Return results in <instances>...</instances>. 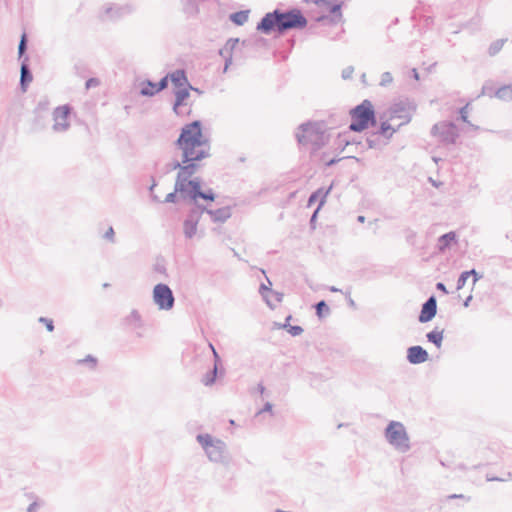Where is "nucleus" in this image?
Listing matches in <instances>:
<instances>
[{"label": "nucleus", "instance_id": "7ed1b4c3", "mask_svg": "<svg viewBox=\"0 0 512 512\" xmlns=\"http://www.w3.org/2000/svg\"><path fill=\"white\" fill-rule=\"evenodd\" d=\"M416 106L407 97H399L393 101L386 117V139L390 138L401 126L411 121Z\"/></svg>", "mask_w": 512, "mask_h": 512}, {"label": "nucleus", "instance_id": "ddd939ff", "mask_svg": "<svg viewBox=\"0 0 512 512\" xmlns=\"http://www.w3.org/2000/svg\"><path fill=\"white\" fill-rule=\"evenodd\" d=\"M437 314V299L435 295H431L422 304L418 321L420 323L430 322Z\"/></svg>", "mask_w": 512, "mask_h": 512}, {"label": "nucleus", "instance_id": "9d476101", "mask_svg": "<svg viewBox=\"0 0 512 512\" xmlns=\"http://www.w3.org/2000/svg\"><path fill=\"white\" fill-rule=\"evenodd\" d=\"M189 186L190 190L182 197V200H189L191 203H196L198 199L210 202L216 199V194L211 188L205 191L202 190V180L200 182H191Z\"/></svg>", "mask_w": 512, "mask_h": 512}, {"label": "nucleus", "instance_id": "7c9ffc66", "mask_svg": "<svg viewBox=\"0 0 512 512\" xmlns=\"http://www.w3.org/2000/svg\"><path fill=\"white\" fill-rule=\"evenodd\" d=\"M196 439L198 443L201 445V447L204 449V451H206V448L211 447L216 440L213 439L210 434H198Z\"/></svg>", "mask_w": 512, "mask_h": 512}, {"label": "nucleus", "instance_id": "39448f33", "mask_svg": "<svg viewBox=\"0 0 512 512\" xmlns=\"http://www.w3.org/2000/svg\"><path fill=\"white\" fill-rule=\"evenodd\" d=\"M295 136L300 145L311 144L313 150H318L326 142L325 125L323 122L302 123Z\"/></svg>", "mask_w": 512, "mask_h": 512}, {"label": "nucleus", "instance_id": "f3484780", "mask_svg": "<svg viewBox=\"0 0 512 512\" xmlns=\"http://www.w3.org/2000/svg\"><path fill=\"white\" fill-rule=\"evenodd\" d=\"M28 61H29L28 57L25 56L21 62V67H20L19 85H20V89L22 92L27 91L29 84L33 80V75H32L31 69L29 67Z\"/></svg>", "mask_w": 512, "mask_h": 512}, {"label": "nucleus", "instance_id": "bb28decb", "mask_svg": "<svg viewBox=\"0 0 512 512\" xmlns=\"http://www.w3.org/2000/svg\"><path fill=\"white\" fill-rule=\"evenodd\" d=\"M426 338L430 343L440 348L443 342V330L434 329L426 334Z\"/></svg>", "mask_w": 512, "mask_h": 512}, {"label": "nucleus", "instance_id": "aec40b11", "mask_svg": "<svg viewBox=\"0 0 512 512\" xmlns=\"http://www.w3.org/2000/svg\"><path fill=\"white\" fill-rule=\"evenodd\" d=\"M332 188L333 185H330L327 189L321 187L314 191L313 193H311V195L308 198V206H311L314 202H316L319 199V204L317 208L318 210H320L324 206L326 202V197L329 195Z\"/></svg>", "mask_w": 512, "mask_h": 512}, {"label": "nucleus", "instance_id": "72a5a7b5", "mask_svg": "<svg viewBox=\"0 0 512 512\" xmlns=\"http://www.w3.org/2000/svg\"><path fill=\"white\" fill-rule=\"evenodd\" d=\"M505 43L504 39H498L494 42H492L488 48V53L490 56H495L497 53L501 51L503 48V45Z\"/></svg>", "mask_w": 512, "mask_h": 512}, {"label": "nucleus", "instance_id": "e2e57ef3", "mask_svg": "<svg viewBox=\"0 0 512 512\" xmlns=\"http://www.w3.org/2000/svg\"><path fill=\"white\" fill-rule=\"evenodd\" d=\"M318 212H319V210H318V208H316L315 211L313 212V214L311 215L310 224H311L312 227H313V225H314V223H315V221L317 219Z\"/></svg>", "mask_w": 512, "mask_h": 512}, {"label": "nucleus", "instance_id": "774afa93", "mask_svg": "<svg viewBox=\"0 0 512 512\" xmlns=\"http://www.w3.org/2000/svg\"><path fill=\"white\" fill-rule=\"evenodd\" d=\"M257 390L260 394H263L265 392V387L262 383H259L257 386Z\"/></svg>", "mask_w": 512, "mask_h": 512}, {"label": "nucleus", "instance_id": "bf43d9fd", "mask_svg": "<svg viewBox=\"0 0 512 512\" xmlns=\"http://www.w3.org/2000/svg\"><path fill=\"white\" fill-rule=\"evenodd\" d=\"M436 289L439 290V291H442L444 294H448V290H447L445 284L442 283V282H438L436 284Z\"/></svg>", "mask_w": 512, "mask_h": 512}, {"label": "nucleus", "instance_id": "2f4dec72", "mask_svg": "<svg viewBox=\"0 0 512 512\" xmlns=\"http://www.w3.org/2000/svg\"><path fill=\"white\" fill-rule=\"evenodd\" d=\"M218 368L213 367V369L209 370L203 377L202 382L205 386H211L215 383L217 375H218Z\"/></svg>", "mask_w": 512, "mask_h": 512}, {"label": "nucleus", "instance_id": "423d86ee", "mask_svg": "<svg viewBox=\"0 0 512 512\" xmlns=\"http://www.w3.org/2000/svg\"><path fill=\"white\" fill-rule=\"evenodd\" d=\"M386 441L399 453L410 450V438L403 423L390 421L386 426Z\"/></svg>", "mask_w": 512, "mask_h": 512}, {"label": "nucleus", "instance_id": "4be33fe9", "mask_svg": "<svg viewBox=\"0 0 512 512\" xmlns=\"http://www.w3.org/2000/svg\"><path fill=\"white\" fill-rule=\"evenodd\" d=\"M169 79H170V75L169 74H167L164 77H162L157 82V87H156L155 90H149V89H146V88H141L140 89V95L141 96H146V97H153L154 95H156L157 93L165 90L168 87Z\"/></svg>", "mask_w": 512, "mask_h": 512}, {"label": "nucleus", "instance_id": "dca6fc26", "mask_svg": "<svg viewBox=\"0 0 512 512\" xmlns=\"http://www.w3.org/2000/svg\"><path fill=\"white\" fill-rule=\"evenodd\" d=\"M190 87H182L181 89H174L175 101L173 103V112L180 116L183 115L181 107L187 105V100L190 97Z\"/></svg>", "mask_w": 512, "mask_h": 512}, {"label": "nucleus", "instance_id": "4c0bfd02", "mask_svg": "<svg viewBox=\"0 0 512 512\" xmlns=\"http://www.w3.org/2000/svg\"><path fill=\"white\" fill-rule=\"evenodd\" d=\"M281 327L287 330V332L294 337L303 333V328L299 325H282Z\"/></svg>", "mask_w": 512, "mask_h": 512}, {"label": "nucleus", "instance_id": "09e8293b", "mask_svg": "<svg viewBox=\"0 0 512 512\" xmlns=\"http://www.w3.org/2000/svg\"><path fill=\"white\" fill-rule=\"evenodd\" d=\"M103 238L110 241V242H115V232H114V229L112 226H110L108 228V230L105 232V234L103 235Z\"/></svg>", "mask_w": 512, "mask_h": 512}, {"label": "nucleus", "instance_id": "2eb2a0df", "mask_svg": "<svg viewBox=\"0 0 512 512\" xmlns=\"http://www.w3.org/2000/svg\"><path fill=\"white\" fill-rule=\"evenodd\" d=\"M406 358L410 364L417 365L426 362L429 359V354L422 346L415 345L407 349Z\"/></svg>", "mask_w": 512, "mask_h": 512}, {"label": "nucleus", "instance_id": "e433bc0d", "mask_svg": "<svg viewBox=\"0 0 512 512\" xmlns=\"http://www.w3.org/2000/svg\"><path fill=\"white\" fill-rule=\"evenodd\" d=\"M178 199H182V198L180 197V191L176 190V183H175L174 191L168 193L162 202L163 203H176Z\"/></svg>", "mask_w": 512, "mask_h": 512}, {"label": "nucleus", "instance_id": "6e6552de", "mask_svg": "<svg viewBox=\"0 0 512 512\" xmlns=\"http://www.w3.org/2000/svg\"><path fill=\"white\" fill-rule=\"evenodd\" d=\"M431 135L438 137L442 144L451 145L455 144L459 133L453 122L442 121L433 125Z\"/></svg>", "mask_w": 512, "mask_h": 512}, {"label": "nucleus", "instance_id": "1a4fd4ad", "mask_svg": "<svg viewBox=\"0 0 512 512\" xmlns=\"http://www.w3.org/2000/svg\"><path fill=\"white\" fill-rule=\"evenodd\" d=\"M153 301L160 310H171L175 304L172 289L164 283H158L153 288Z\"/></svg>", "mask_w": 512, "mask_h": 512}, {"label": "nucleus", "instance_id": "864d4df0", "mask_svg": "<svg viewBox=\"0 0 512 512\" xmlns=\"http://www.w3.org/2000/svg\"><path fill=\"white\" fill-rule=\"evenodd\" d=\"M99 83H100V82H99V80H98L97 78L92 77V78H89V79L86 81V83H85V87H86V89H90V88H92V87H96V86H98V85H99Z\"/></svg>", "mask_w": 512, "mask_h": 512}, {"label": "nucleus", "instance_id": "052dcab7", "mask_svg": "<svg viewBox=\"0 0 512 512\" xmlns=\"http://www.w3.org/2000/svg\"><path fill=\"white\" fill-rule=\"evenodd\" d=\"M271 295H273V297H274L276 302L280 303L282 301V299H283V294L282 293H279V292H276V291L272 290Z\"/></svg>", "mask_w": 512, "mask_h": 512}, {"label": "nucleus", "instance_id": "3c124183", "mask_svg": "<svg viewBox=\"0 0 512 512\" xmlns=\"http://www.w3.org/2000/svg\"><path fill=\"white\" fill-rule=\"evenodd\" d=\"M157 87V83L149 80V79H146L144 80L142 83H141V88H146V89H149V90H155Z\"/></svg>", "mask_w": 512, "mask_h": 512}, {"label": "nucleus", "instance_id": "4468645a", "mask_svg": "<svg viewBox=\"0 0 512 512\" xmlns=\"http://www.w3.org/2000/svg\"><path fill=\"white\" fill-rule=\"evenodd\" d=\"M225 450L226 444L222 440L216 439L211 447L206 448L205 453L210 461L223 463L225 461Z\"/></svg>", "mask_w": 512, "mask_h": 512}, {"label": "nucleus", "instance_id": "603ef678", "mask_svg": "<svg viewBox=\"0 0 512 512\" xmlns=\"http://www.w3.org/2000/svg\"><path fill=\"white\" fill-rule=\"evenodd\" d=\"M494 93H495V91L493 90V88L491 86H489L488 84L483 85L482 90H481V95H488L490 97H493Z\"/></svg>", "mask_w": 512, "mask_h": 512}, {"label": "nucleus", "instance_id": "f704fd0d", "mask_svg": "<svg viewBox=\"0 0 512 512\" xmlns=\"http://www.w3.org/2000/svg\"><path fill=\"white\" fill-rule=\"evenodd\" d=\"M259 292L262 295L263 299L265 300L266 304L269 307L273 308V304L268 297V294L272 293V289H270L269 287H267L265 284L262 283L259 287Z\"/></svg>", "mask_w": 512, "mask_h": 512}, {"label": "nucleus", "instance_id": "412c9836", "mask_svg": "<svg viewBox=\"0 0 512 512\" xmlns=\"http://www.w3.org/2000/svg\"><path fill=\"white\" fill-rule=\"evenodd\" d=\"M208 215L214 223H224L231 217L232 213L231 208L229 206H225L215 210H209Z\"/></svg>", "mask_w": 512, "mask_h": 512}, {"label": "nucleus", "instance_id": "c03bdc74", "mask_svg": "<svg viewBox=\"0 0 512 512\" xmlns=\"http://www.w3.org/2000/svg\"><path fill=\"white\" fill-rule=\"evenodd\" d=\"M44 505L43 501H40L39 499L34 500L27 508L26 512H36L37 509H39L41 506Z\"/></svg>", "mask_w": 512, "mask_h": 512}, {"label": "nucleus", "instance_id": "ea45409f", "mask_svg": "<svg viewBox=\"0 0 512 512\" xmlns=\"http://www.w3.org/2000/svg\"><path fill=\"white\" fill-rule=\"evenodd\" d=\"M470 276H471V272H467V271H464L460 274V276L458 277V280H457V290H460L465 286L466 281Z\"/></svg>", "mask_w": 512, "mask_h": 512}, {"label": "nucleus", "instance_id": "f8f14e48", "mask_svg": "<svg viewBox=\"0 0 512 512\" xmlns=\"http://www.w3.org/2000/svg\"><path fill=\"white\" fill-rule=\"evenodd\" d=\"M343 2H332L331 0H324V3L318 5L319 7H323L330 12V15H320L316 18L317 22H329L332 24H336L340 22L342 18L341 8Z\"/></svg>", "mask_w": 512, "mask_h": 512}, {"label": "nucleus", "instance_id": "a211bd4d", "mask_svg": "<svg viewBox=\"0 0 512 512\" xmlns=\"http://www.w3.org/2000/svg\"><path fill=\"white\" fill-rule=\"evenodd\" d=\"M170 80L172 84L174 85L175 89H181L182 87H190L191 89H194V87L190 84L188 81L187 75L185 70L183 69H177L173 71L172 73H169Z\"/></svg>", "mask_w": 512, "mask_h": 512}, {"label": "nucleus", "instance_id": "20e7f679", "mask_svg": "<svg viewBox=\"0 0 512 512\" xmlns=\"http://www.w3.org/2000/svg\"><path fill=\"white\" fill-rule=\"evenodd\" d=\"M202 122L194 120L181 128L180 134L175 141V145L184 152L185 160L194 150V148L205 147L209 139L203 135Z\"/></svg>", "mask_w": 512, "mask_h": 512}, {"label": "nucleus", "instance_id": "0e129e2a", "mask_svg": "<svg viewBox=\"0 0 512 512\" xmlns=\"http://www.w3.org/2000/svg\"><path fill=\"white\" fill-rule=\"evenodd\" d=\"M339 161H340V159H339V158H332V159H330V160H328V161L326 162V166H327V167H331V166H333L334 164L338 163Z\"/></svg>", "mask_w": 512, "mask_h": 512}, {"label": "nucleus", "instance_id": "37998d69", "mask_svg": "<svg viewBox=\"0 0 512 512\" xmlns=\"http://www.w3.org/2000/svg\"><path fill=\"white\" fill-rule=\"evenodd\" d=\"M39 322L43 323L49 332L54 331V322L52 319L47 318V317H40Z\"/></svg>", "mask_w": 512, "mask_h": 512}, {"label": "nucleus", "instance_id": "c9c22d12", "mask_svg": "<svg viewBox=\"0 0 512 512\" xmlns=\"http://www.w3.org/2000/svg\"><path fill=\"white\" fill-rule=\"evenodd\" d=\"M209 348L211 349L212 351V354H213V358H214V365L213 367H216V368H221V375L224 374V369L222 367V360L218 354V352L216 351L215 347L213 346L212 343H209Z\"/></svg>", "mask_w": 512, "mask_h": 512}, {"label": "nucleus", "instance_id": "6ab92c4d", "mask_svg": "<svg viewBox=\"0 0 512 512\" xmlns=\"http://www.w3.org/2000/svg\"><path fill=\"white\" fill-rule=\"evenodd\" d=\"M210 157V145L209 143L205 147L194 148L191 154L188 156V160L184 158V152H182V163H188L190 161L198 163L201 160Z\"/></svg>", "mask_w": 512, "mask_h": 512}, {"label": "nucleus", "instance_id": "f257e3e1", "mask_svg": "<svg viewBox=\"0 0 512 512\" xmlns=\"http://www.w3.org/2000/svg\"><path fill=\"white\" fill-rule=\"evenodd\" d=\"M307 24V18L300 9L281 10L276 8L261 18L257 23L256 30L265 35L275 33L281 36L290 30L304 29Z\"/></svg>", "mask_w": 512, "mask_h": 512}, {"label": "nucleus", "instance_id": "cd10ccee", "mask_svg": "<svg viewBox=\"0 0 512 512\" xmlns=\"http://www.w3.org/2000/svg\"><path fill=\"white\" fill-rule=\"evenodd\" d=\"M494 97L504 101L512 100V85H504L498 88L494 93Z\"/></svg>", "mask_w": 512, "mask_h": 512}, {"label": "nucleus", "instance_id": "79ce46f5", "mask_svg": "<svg viewBox=\"0 0 512 512\" xmlns=\"http://www.w3.org/2000/svg\"><path fill=\"white\" fill-rule=\"evenodd\" d=\"M468 106H469V104H466L465 106H463L462 108H460V110H459L460 119H461L463 122L467 123L469 126L474 127V125H472V124L468 121V112H467Z\"/></svg>", "mask_w": 512, "mask_h": 512}, {"label": "nucleus", "instance_id": "f03ea898", "mask_svg": "<svg viewBox=\"0 0 512 512\" xmlns=\"http://www.w3.org/2000/svg\"><path fill=\"white\" fill-rule=\"evenodd\" d=\"M351 123L349 130L352 132H362L370 126L377 125V132L367 137L366 142L369 148H375L384 136V119L379 115L378 119L374 107L370 100L365 99L359 105L349 111Z\"/></svg>", "mask_w": 512, "mask_h": 512}, {"label": "nucleus", "instance_id": "473e14b6", "mask_svg": "<svg viewBox=\"0 0 512 512\" xmlns=\"http://www.w3.org/2000/svg\"><path fill=\"white\" fill-rule=\"evenodd\" d=\"M27 44H28L27 34L25 32H23L21 35V38H20L19 45H18L19 59H22L23 57H25V54L27 51Z\"/></svg>", "mask_w": 512, "mask_h": 512}, {"label": "nucleus", "instance_id": "9b49d317", "mask_svg": "<svg viewBox=\"0 0 512 512\" xmlns=\"http://www.w3.org/2000/svg\"><path fill=\"white\" fill-rule=\"evenodd\" d=\"M72 112V107L69 104L58 106L53 112V130L55 132H64L70 127L68 117Z\"/></svg>", "mask_w": 512, "mask_h": 512}, {"label": "nucleus", "instance_id": "8fccbe9b", "mask_svg": "<svg viewBox=\"0 0 512 512\" xmlns=\"http://www.w3.org/2000/svg\"><path fill=\"white\" fill-rule=\"evenodd\" d=\"M194 204V207L192 209H198V212H199V215L202 216L203 213H207L208 214V211L210 210L209 208H207L205 205L203 204H200L198 202V200H196V203H193Z\"/></svg>", "mask_w": 512, "mask_h": 512}, {"label": "nucleus", "instance_id": "c756f323", "mask_svg": "<svg viewBox=\"0 0 512 512\" xmlns=\"http://www.w3.org/2000/svg\"><path fill=\"white\" fill-rule=\"evenodd\" d=\"M316 315L322 319L330 314V308L324 300H321L315 304Z\"/></svg>", "mask_w": 512, "mask_h": 512}, {"label": "nucleus", "instance_id": "393cba45", "mask_svg": "<svg viewBox=\"0 0 512 512\" xmlns=\"http://www.w3.org/2000/svg\"><path fill=\"white\" fill-rule=\"evenodd\" d=\"M248 17H249V11L241 10V11L231 13L229 16V19L235 25L241 26L248 21Z\"/></svg>", "mask_w": 512, "mask_h": 512}, {"label": "nucleus", "instance_id": "b1692460", "mask_svg": "<svg viewBox=\"0 0 512 512\" xmlns=\"http://www.w3.org/2000/svg\"><path fill=\"white\" fill-rule=\"evenodd\" d=\"M183 12L188 16H195L199 12L197 0H182Z\"/></svg>", "mask_w": 512, "mask_h": 512}, {"label": "nucleus", "instance_id": "680f3d73", "mask_svg": "<svg viewBox=\"0 0 512 512\" xmlns=\"http://www.w3.org/2000/svg\"><path fill=\"white\" fill-rule=\"evenodd\" d=\"M468 272H471V275L473 276V284L481 278V275H479L475 269L469 270Z\"/></svg>", "mask_w": 512, "mask_h": 512}, {"label": "nucleus", "instance_id": "49530a36", "mask_svg": "<svg viewBox=\"0 0 512 512\" xmlns=\"http://www.w3.org/2000/svg\"><path fill=\"white\" fill-rule=\"evenodd\" d=\"M181 167V161L174 160L168 164H166V172H170L172 170H180Z\"/></svg>", "mask_w": 512, "mask_h": 512}, {"label": "nucleus", "instance_id": "6e6d98bb", "mask_svg": "<svg viewBox=\"0 0 512 512\" xmlns=\"http://www.w3.org/2000/svg\"><path fill=\"white\" fill-rule=\"evenodd\" d=\"M345 296H346V298H347L348 305H349L352 309H356V303H355V301L351 298V296H350V291H346V292H345Z\"/></svg>", "mask_w": 512, "mask_h": 512}, {"label": "nucleus", "instance_id": "13d9d810", "mask_svg": "<svg viewBox=\"0 0 512 512\" xmlns=\"http://www.w3.org/2000/svg\"><path fill=\"white\" fill-rule=\"evenodd\" d=\"M273 405L270 402H266L263 406V408L258 412V414L264 413V412H270L272 413Z\"/></svg>", "mask_w": 512, "mask_h": 512}, {"label": "nucleus", "instance_id": "a19ab883", "mask_svg": "<svg viewBox=\"0 0 512 512\" xmlns=\"http://www.w3.org/2000/svg\"><path fill=\"white\" fill-rule=\"evenodd\" d=\"M486 480L487 481H499V482H505V481H508V480H512V473L511 472H508L505 474V476H502V477H495V476H491L489 474L486 475Z\"/></svg>", "mask_w": 512, "mask_h": 512}, {"label": "nucleus", "instance_id": "5701e85b", "mask_svg": "<svg viewBox=\"0 0 512 512\" xmlns=\"http://www.w3.org/2000/svg\"><path fill=\"white\" fill-rule=\"evenodd\" d=\"M125 323L133 330L141 329L143 327L141 315L137 310L131 311V313L125 318Z\"/></svg>", "mask_w": 512, "mask_h": 512}, {"label": "nucleus", "instance_id": "a878e982", "mask_svg": "<svg viewBox=\"0 0 512 512\" xmlns=\"http://www.w3.org/2000/svg\"><path fill=\"white\" fill-rule=\"evenodd\" d=\"M452 242H456L455 232H448L441 235L438 239V246L440 250H445L450 247Z\"/></svg>", "mask_w": 512, "mask_h": 512}, {"label": "nucleus", "instance_id": "a18cd8bd", "mask_svg": "<svg viewBox=\"0 0 512 512\" xmlns=\"http://www.w3.org/2000/svg\"><path fill=\"white\" fill-rule=\"evenodd\" d=\"M353 72H354V67L353 66H347L346 68H344L342 70V74H341L342 79H344V80L350 79L352 77V75H353Z\"/></svg>", "mask_w": 512, "mask_h": 512}, {"label": "nucleus", "instance_id": "5fc2aeb1", "mask_svg": "<svg viewBox=\"0 0 512 512\" xmlns=\"http://www.w3.org/2000/svg\"><path fill=\"white\" fill-rule=\"evenodd\" d=\"M154 270L157 272V273H161V274H166V267L163 263L161 262H157L155 265H154Z\"/></svg>", "mask_w": 512, "mask_h": 512}, {"label": "nucleus", "instance_id": "58836bf2", "mask_svg": "<svg viewBox=\"0 0 512 512\" xmlns=\"http://www.w3.org/2000/svg\"><path fill=\"white\" fill-rule=\"evenodd\" d=\"M201 217L202 216L199 215L198 209L191 208L185 219L189 220L190 222H194L198 225Z\"/></svg>", "mask_w": 512, "mask_h": 512}, {"label": "nucleus", "instance_id": "c85d7f7f", "mask_svg": "<svg viewBox=\"0 0 512 512\" xmlns=\"http://www.w3.org/2000/svg\"><path fill=\"white\" fill-rule=\"evenodd\" d=\"M197 224L185 219L183 222V233L185 238L192 239L197 233Z\"/></svg>", "mask_w": 512, "mask_h": 512}, {"label": "nucleus", "instance_id": "0eeeda50", "mask_svg": "<svg viewBox=\"0 0 512 512\" xmlns=\"http://www.w3.org/2000/svg\"><path fill=\"white\" fill-rule=\"evenodd\" d=\"M199 168V164L195 162L182 163L180 170L176 176V190L180 191V197L182 198L185 194H187L190 190L191 182H200L202 179L200 177H195L190 179Z\"/></svg>", "mask_w": 512, "mask_h": 512}, {"label": "nucleus", "instance_id": "de8ad7c7", "mask_svg": "<svg viewBox=\"0 0 512 512\" xmlns=\"http://www.w3.org/2000/svg\"><path fill=\"white\" fill-rule=\"evenodd\" d=\"M80 364L89 363L91 365V368H94L97 364V359L93 357L92 355H87L84 359L79 360Z\"/></svg>", "mask_w": 512, "mask_h": 512}, {"label": "nucleus", "instance_id": "338daca9", "mask_svg": "<svg viewBox=\"0 0 512 512\" xmlns=\"http://www.w3.org/2000/svg\"><path fill=\"white\" fill-rule=\"evenodd\" d=\"M411 76H412L415 80H419V73H418L417 69H415V68L411 69Z\"/></svg>", "mask_w": 512, "mask_h": 512}, {"label": "nucleus", "instance_id": "4d7b16f0", "mask_svg": "<svg viewBox=\"0 0 512 512\" xmlns=\"http://www.w3.org/2000/svg\"><path fill=\"white\" fill-rule=\"evenodd\" d=\"M48 101L47 100H41L38 102L36 111L38 110H47L48 109Z\"/></svg>", "mask_w": 512, "mask_h": 512}, {"label": "nucleus", "instance_id": "69168bd1", "mask_svg": "<svg viewBox=\"0 0 512 512\" xmlns=\"http://www.w3.org/2000/svg\"><path fill=\"white\" fill-rule=\"evenodd\" d=\"M304 3H314L317 6L321 5V3H324V0H303Z\"/></svg>", "mask_w": 512, "mask_h": 512}]
</instances>
